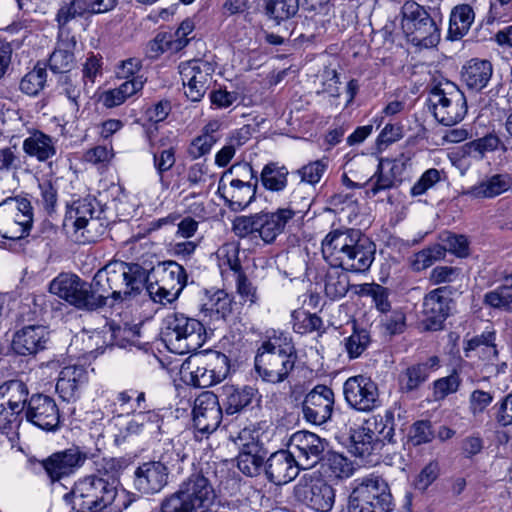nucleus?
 I'll list each match as a JSON object with an SVG mask.
<instances>
[{
	"mask_svg": "<svg viewBox=\"0 0 512 512\" xmlns=\"http://www.w3.org/2000/svg\"><path fill=\"white\" fill-rule=\"evenodd\" d=\"M146 278L141 265L113 261L98 270L90 284L75 274L62 273L50 283V292L78 309L95 311L109 298L124 301L138 293Z\"/></svg>",
	"mask_w": 512,
	"mask_h": 512,
	"instance_id": "nucleus-1",
	"label": "nucleus"
},
{
	"mask_svg": "<svg viewBox=\"0 0 512 512\" xmlns=\"http://www.w3.org/2000/svg\"><path fill=\"white\" fill-rule=\"evenodd\" d=\"M321 251L330 266H340L353 273L369 270L375 254L373 243L354 228L330 231L322 240Z\"/></svg>",
	"mask_w": 512,
	"mask_h": 512,
	"instance_id": "nucleus-2",
	"label": "nucleus"
},
{
	"mask_svg": "<svg viewBox=\"0 0 512 512\" xmlns=\"http://www.w3.org/2000/svg\"><path fill=\"white\" fill-rule=\"evenodd\" d=\"M215 497L210 480L203 473L195 472L184 479L177 490L161 500L159 512H196L210 508Z\"/></svg>",
	"mask_w": 512,
	"mask_h": 512,
	"instance_id": "nucleus-3",
	"label": "nucleus"
},
{
	"mask_svg": "<svg viewBox=\"0 0 512 512\" xmlns=\"http://www.w3.org/2000/svg\"><path fill=\"white\" fill-rule=\"evenodd\" d=\"M258 178L248 163H236L220 178L218 193L233 211H242L256 196Z\"/></svg>",
	"mask_w": 512,
	"mask_h": 512,
	"instance_id": "nucleus-4",
	"label": "nucleus"
},
{
	"mask_svg": "<svg viewBox=\"0 0 512 512\" xmlns=\"http://www.w3.org/2000/svg\"><path fill=\"white\" fill-rule=\"evenodd\" d=\"M162 336L168 349L176 354L196 351L206 342L203 324L197 319L176 312L164 318Z\"/></svg>",
	"mask_w": 512,
	"mask_h": 512,
	"instance_id": "nucleus-5",
	"label": "nucleus"
},
{
	"mask_svg": "<svg viewBox=\"0 0 512 512\" xmlns=\"http://www.w3.org/2000/svg\"><path fill=\"white\" fill-rule=\"evenodd\" d=\"M295 215L296 212L287 207L274 212L261 211L249 216H239L233 221V231L238 237L251 235L259 237L265 244H272Z\"/></svg>",
	"mask_w": 512,
	"mask_h": 512,
	"instance_id": "nucleus-6",
	"label": "nucleus"
},
{
	"mask_svg": "<svg viewBox=\"0 0 512 512\" xmlns=\"http://www.w3.org/2000/svg\"><path fill=\"white\" fill-rule=\"evenodd\" d=\"M393 497L387 481L369 474L355 480L348 503V512H391Z\"/></svg>",
	"mask_w": 512,
	"mask_h": 512,
	"instance_id": "nucleus-7",
	"label": "nucleus"
},
{
	"mask_svg": "<svg viewBox=\"0 0 512 512\" xmlns=\"http://www.w3.org/2000/svg\"><path fill=\"white\" fill-rule=\"evenodd\" d=\"M437 16H441L439 7L427 10L415 1H406L402 6V28L415 44L425 48L436 46L440 41Z\"/></svg>",
	"mask_w": 512,
	"mask_h": 512,
	"instance_id": "nucleus-8",
	"label": "nucleus"
},
{
	"mask_svg": "<svg viewBox=\"0 0 512 512\" xmlns=\"http://www.w3.org/2000/svg\"><path fill=\"white\" fill-rule=\"evenodd\" d=\"M186 457L175 445L166 444L158 461L143 462L135 469L134 488L144 495L159 493L168 484L169 466L183 462Z\"/></svg>",
	"mask_w": 512,
	"mask_h": 512,
	"instance_id": "nucleus-9",
	"label": "nucleus"
},
{
	"mask_svg": "<svg viewBox=\"0 0 512 512\" xmlns=\"http://www.w3.org/2000/svg\"><path fill=\"white\" fill-rule=\"evenodd\" d=\"M429 103L435 119L445 126L457 124L467 113L464 93L448 80L441 81L432 88Z\"/></svg>",
	"mask_w": 512,
	"mask_h": 512,
	"instance_id": "nucleus-10",
	"label": "nucleus"
},
{
	"mask_svg": "<svg viewBox=\"0 0 512 512\" xmlns=\"http://www.w3.org/2000/svg\"><path fill=\"white\" fill-rule=\"evenodd\" d=\"M101 213L95 198L73 201L67 209L66 220L72 222L77 241L92 243L104 234L106 226L100 218Z\"/></svg>",
	"mask_w": 512,
	"mask_h": 512,
	"instance_id": "nucleus-11",
	"label": "nucleus"
},
{
	"mask_svg": "<svg viewBox=\"0 0 512 512\" xmlns=\"http://www.w3.org/2000/svg\"><path fill=\"white\" fill-rule=\"evenodd\" d=\"M33 225V207L26 197H9L0 202V236L18 240L29 235Z\"/></svg>",
	"mask_w": 512,
	"mask_h": 512,
	"instance_id": "nucleus-12",
	"label": "nucleus"
},
{
	"mask_svg": "<svg viewBox=\"0 0 512 512\" xmlns=\"http://www.w3.org/2000/svg\"><path fill=\"white\" fill-rule=\"evenodd\" d=\"M190 378L194 387L207 388L223 381L230 373L229 358L218 351H209L188 362Z\"/></svg>",
	"mask_w": 512,
	"mask_h": 512,
	"instance_id": "nucleus-13",
	"label": "nucleus"
},
{
	"mask_svg": "<svg viewBox=\"0 0 512 512\" xmlns=\"http://www.w3.org/2000/svg\"><path fill=\"white\" fill-rule=\"evenodd\" d=\"M162 418L154 410L138 411L130 418H116L114 441L123 444L134 437H156L160 434Z\"/></svg>",
	"mask_w": 512,
	"mask_h": 512,
	"instance_id": "nucleus-14",
	"label": "nucleus"
},
{
	"mask_svg": "<svg viewBox=\"0 0 512 512\" xmlns=\"http://www.w3.org/2000/svg\"><path fill=\"white\" fill-rule=\"evenodd\" d=\"M297 501L316 512H329L335 502V490L323 479L304 474L294 486Z\"/></svg>",
	"mask_w": 512,
	"mask_h": 512,
	"instance_id": "nucleus-15",
	"label": "nucleus"
},
{
	"mask_svg": "<svg viewBox=\"0 0 512 512\" xmlns=\"http://www.w3.org/2000/svg\"><path fill=\"white\" fill-rule=\"evenodd\" d=\"M347 405L359 412H370L380 406L377 383L365 375L349 377L343 384Z\"/></svg>",
	"mask_w": 512,
	"mask_h": 512,
	"instance_id": "nucleus-16",
	"label": "nucleus"
},
{
	"mask_svg": "<svg viewBox=\"0 0 512 512\" xmlns=\"http://www.w3.org/2000/svg\"><path fill=\"white\" fill-rule=\"evenodd\" d=\"M184 94L193 102L200 101L210 84L214 72L213 65L203 59H193L179 66Z\"/></svg>",
	"mask_w": 512,
	"mask_h": 512,
	"instance_id": "nucleus-17",
	"label": "nucleus"
},
{
	"mask_svg": "<svg viewBox=\"0 0 512 512\" xmlns=\"http://www.w3.org/2000/svg\"><path fill=\"white\" fill-rule=\"evenodd\" d=\"M327 441L309 431H297L289 440V449L302 469L313 468L324 457Z\"/></svg>",
	"mask_w": 512,
	"mask_h": 512,
	"instance_id": "nucleus-18",
	"label": "nucleus"
},
{
	"mask_svg": "<svg viewBox=\"0 0 512 512\" xmlns=\"http://www.w3.org/2000/svg\"><path fill=\"white\" fill-rule=\"evenodd\" d=\"M296 354L257 352L255 369L259 376L269 383L283 382L294 369Z\"/></svg>",
	"mask_w": 512,
	"mask_h": 512,
	"instance_id": "nucleus-19",
	"label": "nucleus"
},
{
	"mask_svg": "<svg viewBox=\"0 0 512 512\" xmlns=\"http://www.w3.org/2000/svg\"><path fill=\"white\" fill-rule=\"evenodd\" d=\"M334 392L326 385H316L302 402L303 418L312 424L326 423L332 416Z\"/></svg>",
	"mask_w": 512,
	"mask_h": 512,
	"instance_id": "nucleus-20",
	"label": "nucleus"
},
{
	"mask_svg": "<svg viewBox=\"0 0 512 512\" xmlns=\"http://www.w3.org/2000/svg\"><path fill=\"white\" fill-rule=\"evenodd\" d=\"M408 160L404 157L396 159H381L376 172L365 183L368 186L367 193L372 196L379 192L396 187L403 181Z\"/></svg>",
	"mask_w": 512,
	"mask_h": 512,
	"instance_id": "nucleus-21",
	"label": "nucleus"
},
{
	"mask_svg": "<svg viewBox=\"0 0 512 512\" xmlns=\"http://www.w3.org/2000/svg\"><path fill=\"white\" fill-rule=\"evenodd\" d=\"M453 308L448 287H439L430 291L423 300V315L426 329L437 331L442 328Z\"/></svg>",
	"mask_w": 512,
	"mask_h": 512,
	"instance_id": "nucleus-22",
	"label": "nucleus"
},
{
	"mask_svg": "<svg viewBox=\"0 0 512 512\" xmlns=\"http://www.w3.org/2000/svg\"><path fill=\"white\" fill-rule=\"evenodd\" d=\"M87 459L85 453L78 448H70L53 453L48 458L39 462L52 482L59 481L75 473L83 466Z\"/></svg>",
	"mask_w": 512,
	"mask_h": 512,
	"instance_id": "nucleus-23",
	"label": "nucleus"
},
{
	"mask_svg": "<svg viewBox=\"0 0 512 512\" xmlns=\"http://www.w3.org/2000/svg\"><path fill=\"white\" fill-rule=\"evenodd\" d=\"M194 425L202 433L215 431L222 420V408L218 396L211 391L202 392L194 401Z\"/></svg>",
	"mask_w": 512,
	"mask_h": 512,
	"instance_id": "nucleus-24",
	"label": "nucleus"
},
{
	"mask_svg": "<svg viewBox=\"0 0 512 512\" xmlns=\"http://www.w3.org/2000/svg\"><path fill=\"white\" fill-rule=\"evenodd\" d=\"M26 418L37 427L52 431L60 422V414L54 399L49 396L33 395L27 404Z\"/></svg>",
	"mask_w": 512,
	"mask_h": 512,
	"instance_id": "nucleus-25",
	"label": "nucleus"
},
{
	"mask_svg": "<svg viewBox=\"0 0 512 512\" xmlns=\"http://www.w3.org/2000/svg\"><path fill=\"white\" fill-rule=\"evenodd\" d=\"M301 469L290 449L279 450L267 459L265 474L270 482L283 485L294 480Z\"/></svg>",
	"mask_w": 512,
	"mask_h": 512,
	"instance_id": "nucleus-26",
	"label": "nucleus"
},
{
	"mask_svg": "<svg viewBox=\"0 0 512 512\" xmlns=\"http://www.w3.org/2000/svg\"><path fill=\"white\" fill-rule=\"evenodd\" d=\"M48 340L49 332L45 326L28 325L14 334L12 349L18 355H35L46 348Z\"/></svg>",
	"mask_w": 512,
	"mask_h": 512,
	"instance_id": "nucleus-27",
	"label": "nucleus"
},
{
	"mask_svg": "<svg viewBox=\"0 0 512 512\" xmlns=\"http://www.w3.org/2000/svg\"><path fill=\"white\" fill-rule=\"evenodd\" d=\"M220 397L223 408L228 415L239 413L252 404L253 401L259 400L258 390L249 385L226 384L221 387Z\"/></svg>",
	"mask_w": 512,
	"mask_h": 512,
	"instance_id": "nucleus-28",
	"label": "nucleus"
},
{
	"mask_svg": "<svg viewBox=\"0 0 512 512\" xmlns=\"http://www.w3.org/2000/svg\"><path fill=\"white\" fill-rule=\"evenodd\" d=\"M88 382V371L82 365H69L59 373L56 391L64 401H71L78 396L79 390Z\"/></svg>",
	"mask_w": 512,
	"mask_h": 512,
	"instance_id": "nucleus-29",
	"label": "nucleus"
},
{
	"mask_svg": "<svg viewBox=\"0 0 512 512\" xmlns=\"http://www.w3.org/2000/svg\"><path fill=\"white\" fill-rule=\"evenodd\" d=\"M77 41L69 33L59 32L56 47L49 58V67L54 73H67L76 64L74 50Z\"/></svg>",
	"mask_w": 512,
	"mask_h": 512,
	"instance_id": "nucleus-30",
	"label": "nucleus"
},
{
	"mask_svg": "<svg viewBox=\"0 0 512 512\" xmlns=\"http://www.w3.org/2000/svg\"><path fill=\"white\" fill-rule=\"evenodd\" d=\"M438 366L439 358L432 356L426 362L407 367L399 375V390L403 393H410L417 390L428 380L431 370L436 369Z\"/></svg>",
	"mask_w": 512,
	"mask_h": 512,
	"instance_id": "nucleus-31",
	"label": "nucleus"
},
{
	"mask_svg": "<svg viewBox=\"0 0 512 512\" xmlns=\"http://www.w3.org/2000/svg\"><path fill=\"white\" fill-rule=\"evenodd\" d=\"M512 187V176L508 173L493 174L471 186L465 193L474 199L495 198Z\"/></svg>",
	"mask_w": 512,
	"mask_h": 512,
	"instance_id": "nucleus-32",
	"label": "nucleus"
},
{
	"mask_svg": "<svg viewBox=\"0 0 512 512\" xmlns=\"http://www.w3.org/2000/svg\"><path fill=\"white\" fill-rule=\"evenodd\" d=\"M493 74V66L488 60L471 59L462 68L461 77L466 86L474 91L484 89Z\"/></svg>",
	"mask_w": 512,
	"mask_h": 512,
	"instance_id": "nucleus-33",
	"label": "nucleus"
},
{
	"mask_svg": "<svg viewBox=\"0 0 512 512\" xmlns=\"http://www.w3.org/2000/svg\"><path fill=\"white\" fill-rule=\"evenodd\" d=\"M367 432L377 438L381 447L385 444L395 443V418L394 412L390 409L369 417L364 421Z\"/></svg>",
	"mask_w": 512,
	"mask_h": 512,
	"instance_id": "nucleus-34",
	"label": "nucleus"
},
{
	"mask_svg": "<svg viewBox=\"0 0 512 512\" xmlns=\"http://www.w3.org/2000/svg\"><path fill=\"white\" fill-rule=\"evenodd\" d=\"M155 281L159 282L167 290H173L179 295L187 284V274L183 266L175 261H165L160 263L153 270Z\"/></svg>",
	"mask_w": 512,
	"mask_h": 512,
	"instance_id": "nucleus-35",
	"label": "nucleus"
},
{
	"mask_svg": "<svg viewBox=\"0 0 512 512\" xmlns=\"http://www.w3.org/2000/svg\"><path fill=\"white\" fill-rule=\"evenodd\" d=\"M23 151L40 162L51 159L56 154L55 143L49 135L35 130L23 141Z\"/></svg>",
	"mask_w": 512,
	"mask_h": 512,
	"instance_id": "nucleus-36",
	"label": "nucleus"
},
{
	"mask_svg": "<svg viewBox=\"0 0 512 512\" xmlns=\"http://www.w3.org/2000/svg\"><path fill=\"white\" fill-rule=\"evenodd\" d=\"M475 13L469 4H459L450 13L447 38L455 41L462 39L470 30Z\"/></svg>",
	"mask_w": 512,
	"mask_h": 512,
	"instance_id": "nucleus-37",
	"label": "nucleus"
},
{
	"mask_svg": "<svg viewBox=\"0 0 512 512\" xmlns=\"http://www.w3.org/2000/svg\"><path fill=\"white\" fill-rule=\"evenodd\" d=\"M232 310V300L223 290L207 294L201 305V312L211 321L224 320Z\"/></svg>",
	"mask_w": 512,
	"mask_h": 512,
	"instance_id": "nucleus-38",
	"label": "nucleus"
},
{
	"mask_svg": "<svg viewBox=\"0 0 512 512\" xmlns=\"http://www.w3.org/2000/svg\"><path fill=\"white\" fill-rule=\"evenodd\" d=\"M340 266H331L323 276L325 295L331 300L343 298L349 290V277Z\"/></svg>",
	"mask_w": 512,
	"mask_h": 512,
	"instance_id": "nucleus-39",
	"label": "nucleus"
},
{
	"mask_svg": "<svg viewBox=\"0 0 512 512\" xmlns=\"http://www.w3.org/2000/svg\"><path fill=\"white\" fill-rule=\"evenodd\" d=\"M28 389L20 380H10L0 385V402L17 411H24L28 404Z\"/></svg>",
	"mask_w": 512,
	"mask_h": 512,
	"instance_id": "nucleus-40",
	"label": "nucleus"
},
{
	"mask_svg": "<svg viewBox=\"0 0 512 512\" xmlns=\"http://www.w3.org/2000/svg\"><path fill=\"white\" fill-rule=\"evenodd\" d=\"M144 80L134 77L123 82L119 87L105 91L101 96L102 104L106 108H114L123 104L129 97L143 88Z\"/></svg>",
	"mask_w": 512,
	"mask_h": 512,
	"instance_id": "nucleus-41",
	"label": "nucleus"
},
{
	"mask_svg": "<svg viewBox=\"0 0 512 512\" xmlns=\"http://www.w3.org/2000/svg\"><path fill=\"white\" fill-rule=\"evenodd\" d=\"M289 171L284 165L278 162H269L264 165L260 181L263 187L272 192L283 191L288 184Z\"/></svg>",
	"mask_w": 512,
	"mask_h": 512,
	"instance_id": "nucleus-42",
	"label": "nucleus"
},
{
	"mask_svg": "<svg viewBox=\"0 0 512 512\" xmlns=\"http://www.w3.org/2000/svg\"><path fill=\"white\" fill-rule=\"evenodd\" d=\"M24 128L25 122L19 111L9 103L0 101V136L7 134L16 137L22 134Z\"/></svg>",
	"mask_w": 512,
	"mask_h": 512,
	"instance_id": "nucleus-43",
	"label": "nucleus"
},
{
	"mask_svg": "<svg viewBox=\"0 0 512 512\" xmlns=\"http://www.w3.org/2000/svg\"><path fill=\"white\" fill-rule=\"evenodd\" d=\"M351 440L353 453L361 458L369 457L382 449L377 438H374L370 432H367L363 424L353 431Z\"/></svg>",
	"mask_w": 512,
	"mask_h": 512,
	"instance_id": "nucleus-44",
	"label": "nucleus"
},
{
	"mask_svg": "<svg viewBox=\"0 0 512 512\" xmlns=\"http://www.w3.org/2000/svg\"><path fill=\"white\" fill-rule=\"evenodd\" d=\"M300 7V0H265V12L276 24L293 18Z\"/></svg>",
	"mask_w": 512,
	"mask_h": 512,
	"instance_id": "nucleus-45",
	"label": "nucleus"
},
{
	"mask_svg": "<svg viewBox=\"0 0 512 512\" xmlns=\"http://www.w3.org/2000/svg\"><path fill=\"white\" fill-rule=\"evenodd\" d=\"M88 13V0H70L64 2L57 11L56 22L59 32L69 33L66 25L78 17H84Z\"/></svg>",
	"mask_w": 512,
	"mask_h": 512,
	"instance_id": "nucleus-46",
	"label": "nucleus"
},
{
	"mask_svg": "<svg viewBox=\"0 0 512 512\" xmlns=\"http://www.w3.org/2000/svg\"><path fill=\"white\" fill-rule=\"evenodd\" d=\"M276 352L284 354H296L291 337L279 330H268L266 332V340L263 341L258 352Z\"/></svg>",
	"mask_w": 512,
	"mask_h": 512,
	"instance_id": "nucleus-47",
	"label": "nucleus"
},
{
	"mask_svg": "<svg viewBox=\"0 0 512 512\" xmlns=\"http://www.w3.org/2000/svg\"><path fill=\"white\" fill-rule=\"evenodd\" d=\"M265 449L239 451L237 467L246 476H257L263 466L266 457Z\"/></svg>",
	"mask_w": 512,
	"mask_h": 512,
	"instance_id": "nucleus-48",
	"label": "nucleus"
},
{
	"mask_svg": "<svg viewBox=\"0 0 512 512\" xmlns=\"http://www.w3.org/2000/svg\"><path fill=\"white\" fill-rule=\"evenodd\" d=\"M356 292L360 296L371 297L376 309L381 313H387L391 309L389 290L376 283H364L358 286Z\"/></svg>",
	"mask_w": 512,
	"mask_h": 512,
	"instance_id": "nucleus-49",
	"label": "nucleus"
},
{
	"mask_svg": "<svg viewBox=\"0 0 512 512\" xmlns=\"http://www.w3.org/2000/svg\"><path fill=\"white\" fill-rule=\"evenodd\" d=\"M371 342L370 333L364 328L354 326L350 336L344 339L345 351L350 359L359 358Z\"/></svg>",
	"mask_w": 512,
	"mask_h": 512,
	"instance_id": "nucleus-50",
	"label": "nucleus"
},
{
	"mask_svg": "<svg viewBox=\"0 0 512 512\" xmlns=\"http://www.w3.org/2000/svg\"><path fill=\"white\" fill-rule=\"evenodd\" d=\"M143 269L146 271V275H147L144 287L138 293L130 296L128 299L139 295L144 289L146 290L149 297L155 303H160L162 305H166V304H171L175 300L178 299V297L180 296L178 293H176L173 290H171V293H170V290H167L166 286L164 287L159 282L155 281V282L148 283V281H149L148 271L145 268H143Z\"/></svg>",
	"mask_w": 512,
	"mask_h": 512,
	"instance_id": "nucleus-51",
	"label": "nucleus"
},
{
	"mask_svg": "<svg viewBox=\"0 0 512 512\" xmlns=\"http://www.w3.org/2000/svg\"><path fill=\"white\" fill-rule=\"evenodd\" d=\"M292 318L293 329L296 333L307 334L323 329V321L316 314H311L306 311H294Z\"/></svg>",
	"mask_w": 512,
	"mask_h": 512,
	"instance_id": "nucleus-52",
	"label": "nucleus"
},
{
	"mask_svg": "<svg viewBox=\"0 0 512 512\" xmlns=\"http://www.w3.org/2000/svg\"><path fill=\"white\" fill-rule=\"evenodd\" d=\"M46 77L44 68L35 67L21 79L20 90L29 96H36L44 88Z\"/></svg>",
	"mask_w": 512,
	"mask_h": 512,
	"instance_id": "nucleus-53",
	"label": "nucleus"
},
{
	"mask_svg": "<svg viewBox=\"0 0 512 512\" xmlns=\"http://www.w3.org/2000/svg\"><path fill=\"white\" fill-rule=\"evenodd\" d=\"M260 436V429L256 425L251 424L239 431L234 442L239 451L265 449L260 441Z\"/></svg>",
	"mask_w": 512,
	"mask_h": 512,
	"instance_id": "nucleus-54",
	"label": "nucleus"
},
{
	"mask_svg": "<svg viewBox=\"0 0 512 512\" xmlns=\"http://www.w3.org/2000/svg\"><path fill=\"white\" fill-rule=\"evenodd\" d=\"M328 168V159L322 158L312 161L296 171L300 177L301 182L315 185L320 182Z\"/></svg>",
	"mask_w": 512,
	"mask_h": 512,
	"instance_id": "nucleus-55",
	"label": "nucleus"
},
{
	"mask_svg": "<svg viewBox=\"0 0 512 512\" xmlns=\"http://www.w3.org/2000/svg\"><path fill=\"white\" fill-rule=\"evenodd\" d=\"M246 140L240 131L233 132L228 142L216 153L215 164L219 167L227 166L234 157L236 149L241 147Z\"/></svg>",
	"mask_w": 512,
	"mask_h": 512,
	"instance_id": "nucleus-56",
	"label": "nucleus"
},
{
	"mask_svg": "<svg viewBox=\"0 0 512 512\" xmlns=\"http://www.w3.org/2000/svg\"><path fill=\"white\" fill-rule=\"evenodd\" d=\"M477 349L489 350V355L486 356L487 360L496 358L498 351L495 345V332L492 330L484 331L481 335L468 341L467 350Z\"/></svg>",
	"mask_w": 512,
	"mask_h": 512,
	"instance_id": "nucleus-57",
	"label": "nucleus"
},
{
	"mask_svg": "<svg viewBox=\"0 0 512 512\" xmlns=\"http://www.w3.org/2000/svg\"><path fill=\"white\" fill-rule=\"evenodd\" d=\"M40 189V202L47 213L55 211L58 198V185L57 181L44 180L39 183Z\"/></svg>",
	"mask_w": 512,
	"mask_h": 512,
	"instance_id": "nucleus-58",
	"label": "nucleus"
},
{
	"mask_svg": "<svg viewBox=\"0 0 512 512\" xmlns=\"http://www.w3.org/2000/svg\"><path fill=\"white\" fill-rule=\"evenodd\" d=\"M22 412L0 402V431L6 434L14 432L21 422Z\"/></svg>",
	"mask_w": 512,
	"mask_h": 512,
	"instance_id": "nucleus-59",
	"label": "nucleus"
},
{
	"mask_svg": "<svg viewBox=\"0 0 512 512\" xmlns=\"http://www.w3.org/2000/svg\"><path fill=\"white\" fill-rule=\"evenodd\" d=\"M441 180V173L438 169L431 168L426 170L418 181L411 188L412 196H420L426 193L430 188Z\"/></svg>",
	"mask_w": 512,
	"mask_h": 512,
	"instance_id": "nucleus-60",
	"label": "nucleus"
},
{
	"mask_svg": "<svg viewBox=\"0 0 512 512\" xmlns=\"http://www.w3.org/2000/svg\"><path fill=\"white\" fill-rule=\"evenodd\" d=\"M134 389L124 390L116 393L114 398V413H118L117 417L123 418L124 414L130 415L136 412L134 406Z\"/></svg>",
	"mask_w": 512,
	"mask_h": 512,
	"instance_id": "nucleus-61",
	"label": "nucleus"
},
{
	"mask_svg": "<svg viewBox=\"0 0 512 512\" xmlns=\"http://www.w3.org/2000/svg\"><path fill=\"white\" fill-rule=\"evenodd\" d=\"M61 91L73 105V110L78 112L79 102L82 94V85L80 81H73L69 76H63L60 79Z\"/></svg>",
	"mask_w": 512,
	"mask_h": 512,
	"instance_id": "nucleus-62",
	"label": "nucleus"
},
{
	"mask_svg": "<svg viewBox=\"0 0 512 512\" xmlns=\"http://www.w3.org/2000/svg\"><path fill=\"white\" fill-rule=\"evenodd\" d=\"M175 148L169 147L153 154L154 167L160 177L163 180V174L169 171L175 164Z\"/></svg>",
	"mask_w": 512,
	"mask_h": 512,
	"instance_id": "nucleus-63",
	"label": "nucleus"
},
{
	"mask_svg": "<svg viewBox=\"0 0 512 512\" xmlns=\"http://www.w3.org/2000/svg\"><path fill=\"white\" fill-rule=\"evenodd\" d=\"M327 465L337 478H346L351 475L352 467L349 460L339 453H329Z\"/></svg>",
	"mask_w": 512,
	"mask_h": 512,
	"instance_id": "nucleus-64",
	"label": "nucleus"
}]
</instances>
